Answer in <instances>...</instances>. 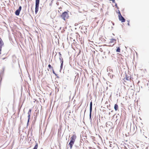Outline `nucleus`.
<instances>
[{
	"mask_svg": "<svg viewBox=\"0 0 149 149\" xmlns=\"http://www.w3.org/2000/svg\"><path fill=\"white\" fill-rule=\"evenodd\" d=\"M48 66L50 68H52V66H51V65H50L49 64V65H48Z\"/></svg>",
	"mask_w": 149,
	"mask_h": 149,
	"instance_id": "obj_20",
	"label": "nucleus"
},
{
	"mask_svg": "<svg viewBox=\"0 0 149 149\" xmlns=\"http://www.w3.org/2000/svg\"><path fill=\"white\" fill-rule=\"evenodd\" d=\"M110 1H112L113 2L115 3V0H110Z\"/></svg>",
	"mask_w": 149,
	"mask_h": 149,
	"instance_id": "obj_22",
	"label": "nucleus"
},
{
	"mask_svg": "<svg viewBox=\"0 0 149 149\" xmlns=\"http://www.w3.org/2000/svg\"><path fill=\"white\" fill-rule=\"evenodd\" d=\"M76 136L75 135H73L71 138V140L70 142L74 143Z\"/></svg>",
	"mask_w": 149,
	"mask_h": 149,
	"instance_id": "obj_3",
	"label": "nucleus"
},
{
	"mask_svg": "<svg viewBox=\"0 0 149 149\" xmlns=\"http://www.w3.org/2000/svg\"><path fill=\"white\" fill-rule=\"evenodd\" d=\"M3 45V43L1 39L0 38V54H1V50L2 46Z\"/></svg>",
	"mask_w": 149,
	"mask_h": 149,
	"instance_id": "obj_4",
	"label": "nucleus"
},
{
	"mask_svg": "<svg viewBox=\"0 0 149 149\" xmlns=\"http://www.w3.org/2000/svg\"><path fill=\"white\" fill-rule=\"evenodd\" d=\"M92 103L91 102L90 103V110H92Z\"/></svg>",
	"mask_w": 149,
	"mask_h": 149,
	"instance_id": "obj_14",
	"label": "nucleus"
},
{
	"mask_svg": "<svg viewBox=\"0 0 149 149\" xmlns=\"http://www.w3.org/2000/svg\"><path fill=\"white\" fill-rule=\"evenodd\" d=\"M128 25H129V23H128Z\"/></svg>",
	"mask_w": 149,
	"mask_h": 149,
	"instance_id": "obj_24",
	"label": "nucleus"
},
{
	"mask_svg": "<svg viewBox=\"0 0 149 149\" xmlns=\"http://www.w3.org/2000/svg\"><path fill=\"white\" fill-rule=\"evenodd\" d=\"M119 15H118V17H119V20H120L122 22H125V19L124 18V17L121 15L120 11H119Z\"/></svg>",
	"mask_w": 149,
	"mask_h": 149,
	"instance_id": "obj_2",
	"label": "nucleus"
},
{
	"mask_svg": "<svg viewBox=\"0 0 149 149\" xmlns=\"http://www.w3.org/2000/svg\"><path fill=\"white\" fill-rule=\"evenodd\" d=\"M22 8V7L21 6L19 7V9H18V10L20 11Z\"/></svg>",
	"mask_w": 149,
	"mask_h": 149,
	"instance_id": "obj_19",
	"label": "nucleus"
},
{
	"mask_svg": "<svg viewBox=\"0 0 149 149\" xmlns=\"http://www.w3.org/2000/svg\"><path fill=\"white\" fill-rule=\"evenodd\" d=\"M20 12V11L18 10H17L15 12V15H19V14Z\"/></svg>",
	"mask_w": 149,
	"mask_h": 149,
	"instance_id": "obj_9",
	"label": "nucleus"
},
{
	"mask_svg": "<svg viewBox=\"0 0 149 149\" xmlns=\"http://www.w3.org/2000/svg\"><path fill=\"white\" fill-rule=\"evenodd\" d=\"M31 113L29 112H28V121H27V124H28L29 122V119H30V116H31Z\"/></svg>",
	"mask_w": 149,
	"mask_h": 149,
	"instance_id": "obj_6",
	"label": "nucleus"
},
{
	"mask_svg": "<svg viewBox=\"0 0 149 149\" xmlns=\"http://www.w3.org/2000/svg\"><path fill=\"white\" fill-rule=\"evenodd\" d=\"M112 124V123L110 122H108L106 123V126L107 127V125H111Z\"/></svg>",
	"mask_w": 149,
	"mask_h": 149,
	"instance_id": "obj_13",
	"label": "nucleus"
},
{
	"mask_svg": "<svg viewBox=\"0 0 149 149\" xmlns=\"http://www.w3.org/2000/svg\"><path fill=\"white\" fill-rule=\"evenodd\" d=\"M120 48L119 47H118L116 49V52H120Z\"/></svg>",
	"mask_w": 149,
	"mask_h": 149,
	"instance_id": "obj_17",
	"label": "nucleus"
},
{
	"mask_svg": "<svg viewBox=\"0 0 149 149\" xmlns=\"http://www.w3.org/2000/svg\"><path fill=\"white\" fill-rule=\"evenodd\" d=\"M114 108L116 111L118 109V105L115 104L114 106Z\"/></svg>",
	"mask_w": 149,
	"mask_h": 149,
	"instance_id": "obj_10",
	"label": "nucleus"
},
{
	"mask_svg": "<svg viewBox=\"0 0 149 149\" xmlns=\"http://www.w3.org/2000/svg\"><path fill=\"white\" fill-rule=\"evenodd\" d=\"M38 147L37 145H36L34 148L33 149H37Z\"/></svg>",
	"mask_w": 149,
	"mask_h": 149,
	"instance_id": "obj_18",
	"label": "nucleus"
},
{
	"mask_svg": "<svg viewBox=\"0 0 149 149\" xmlns=\"http://www.w3.org/2000/svg\"><path fill=\"white\" fill-rule=\"evenodd\" d=\"M74 143H72V142H70L69 143V144L68 145V146L67 147V149H68V148H69L68 146H69L70 147L69 149H72V146H73V145L74 144Z\"/></svg>",
	"mask_w": 149,
	"mask_h": 149,
	"instance_id": "obj_5",
	"label": "nucleus"
},
{
	"mask_svg": "<svg viewBox=\"0 0 149 149\" xmlns=\"http://www.w3.org/2000/svg\"><path fill=\"white\" fill-rule=\"evenodd\" d=\"M61 65L60 67V70L62 69L63 63V59H62V60L61 61Z\"/></svg>",
	"mask_w": 149,
	"mask_h": 149,
	"instance_id": "obj_8",
	"label": "nucleus"
},
{
	"mask_svg": "<svg viewBox=\"0 0 149 149\" xmlns=\"http://www.w3.org/2000/svg\"><path fill=\"white\" fill-rule=\"evenodd\" d=\"M53 73H54V71H53Z\"/></svg>",
	"mask_w": 149,
	"mask_h": 149,
	"instance_id": "obj_25",
	"label": "nucleus"
},
{
	"mask_svg": "<svg viewBox=\"0 0 149 149\" xmlns=\"http://www.w3.org/2000/svg\"><path fill=\"white\" fill-rule=\"evenodd\" d=\"M39 6V5H36L35 13H36L38 11Z\"/></svg>",
	"mask_w": 149,
	"mask_h": 149,
	"instance_id": "obj_7",
	"label": "nucleus"
},
{
	"mask_svg": "<svg viewBox=\"0 0 149 149\" xmlns=\"http://www.w3.org/2000/svg\"><path fill=\"white\" fill-rule=\"evenodd\" d=\"M115 6L117 7V8H118L117 7V4L116 3Z\"/></svg>",
	"mask_w": 149,
	"mask_h": 149,
	"instance_id": "obj_23",
	"label": "nucleus"
},
{
	"mask_svg": "<svg viewBox=\"0 0 149 149\" xmlns=\"http://www.w3.org/2000/svg\"><path fill=\"white\" fill-rule=\"evenodd\" d=\"M59 54L60 55V57H59V60H60V61H61L62 60V57L61 56V54L59 52Z\"/></svg>",
	"mask_w": 149,
	"mask_h": 149,
	"instance_id": "obj_16",
	"label": "nucleus"
},
{
	"mask_svg": "<svg viewBox=\"0 0 149 149\" xmlns=\"http://www.w3.org/2000/svg\"><path fill=\"white\" fill-rule=\"evenodd\" d=\"M31 109H30L28 112L31 113Z\"/></svg>",
	"mask_w": 149,
	"mask_h": 149,
	"instance_id": "obj_21",
	"label": "nucleus"
},
{
	"mask_svg": "<svg viewBox=\"0 0 149 149\" xmlns=\"http://www.w3.org/2000/svg\"><path fill=\"white\" fill-rule=\"evenodd\" d=\"M92 110H90V115H89V117H90V120H91V112H92Z\"/></svg>",
	"mask_w": 149,
	"mask_h": 149,
	"instance_id": "obj_15",
	"label": "nucleus"
},
{
	"mask_svg": "<svg viewBox=\"0 0 149 149\" xmlns=\"http://www.w3.org/2000/svg\"><path fill=\"white\" fill-rule=\"evenodd\" d=\"M39 2L40 0H36V5H39Z\"/></svg>",
	"mask_w": 149,
	"mask_h": 149,
	"instance_id": "obj_12",
	"label": "nucleus"
},
{
	"mask_svg": "<svg viewBox=\"0 0 149 149\" xmlns=\"http://www.w3.org/2000/svg\"><path fill=\"white\" fill-rule=\"evenodd\" d=\"M61 17L64 20H65L69 17L68 14L67 12H64L61 15Z\"/></svg>",
	"mask_w": 149,
	"mask_h": 149,
	"instance_id": "obj_1",
	"label": "nucleus"
},
{
	"mask_svg": "<svg viewBox=\"0 0 149 149\" xmlns=\"http://www.w3.org/2000/svg\"><path fill=\"white\" fill-rule=\"evenodd\" d=\"M116 42V40L114 39H112L111 40V41H110V43H113V42Z\"/></svg>",
	"mask_w": 149,
	"mask_h": 149,
	"instance_id": "obj_11",
	"label": "nucleus"
}]
</instances>
